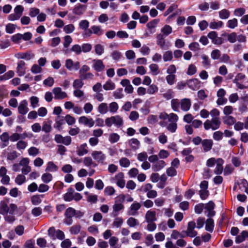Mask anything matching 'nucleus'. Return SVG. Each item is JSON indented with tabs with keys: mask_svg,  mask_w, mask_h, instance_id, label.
Wrapping results in <instances>:
<instances>
[{
	"mask_svg": "<svg viewBox=\"0 0 248 248\" xmlns=\"http://www.w3.org/2000/svg\"><path fill=\"white\" fill-rule=\"evenodd\" d=\"M120 139V136L117 133H111L109 136L108 140L111 143L117 142Z\"/></svg>",
	"mask_w": 248,
	"mask_h": 248,
	"instance_id": "obj_57",
	"label": "nucleus"
},
{
	"mask_svg": "<svg viewBox=\"0 0 248 248\" xmlns=\"http://www.w3.org/2000/svg\"><path fill=\"white\" fill-rule=\"evenodd\" d=\"M222 36L226 37L227 40L231 43H234L237 41V34L234 32L223 34Z\"/></svg>",
	"mask_w": 248,
	"mask_h": 248,
	"instance_id": "obj_34",
	"label": "nucleus"
},
{
	"mask_svg": "<svg viewBox=\"0 0 248 248\" xmlns=\"http://www.w3.org/2000/svg\"><path fill=\"white\" fill-rule=\"evenodd\" d=\"M93 109V105L90 102L86 103L83 106V110L86 114L91 113Z\"/></svg>",
	"mask_w": 248,
	"mask_h": 248,
	"instance_id": "obj_58",
	"label": "nucleus"
},
{
	"mask_svg": "<svg viewBox=\"0 0 248 248\" xmlns=\"http://www.w3.org/2000/svg\"><path fill=\"white\" fill-rule=\"evenodd\" d=\"M118 108V105L115 102H112L109 104V111L110 113H116L117 111Z\"/></svg>",
	"mask_w": 248,
	"mask_h": 248,
	"instance_id": "obj_61",
	"label": "nucleus"
},
{
	"mask_svg": "<svg viewBox=\"0 0 248 248\" xmlns=\"http://www.w3.org/2000/svg\"><path fill=\"white\" fill-rule=\"evenodd\" d=\"M86 7L84 5H80L74 9V13L77 15H81L85 11Z\"/></svg>",
	"mask_w": 248,
	"mask_h": 248,
	"instance_id": "obj_43",
	"label": "nucleus"
},
{
	"mask_svg": "<svg viewBox=\"0 0 248 248\" xmlns=\"http://www.w3.org/2000/svg\"><path fill=\"white\" fill-rule=\"evenodd\" d=\"M105 122L108 127H111L113 124L119 127L123 125V119L120 115H115L106 118Z\"/></svg>",
	"mask_w": 248,
	"mask_h": 248,
	"instance_id": "obj_1",
	"label": "nucleus"
},
{
	"mask_svg": "<svg viewBox=\"0 0 248 248\" xmlns=\"http://www.w3.org/2000/svg\"><path fill=\"white\" fill-rule=\"evenodd\" d=\"M238 26V20L236 18H233L228 20L227 27L230 29H233Z\"/></svg>",
	"mask_w": 248,
	"mask_h": 248,
	"instance_id": "obj_44",
	"label": "nucleus"
},
{
	"mask_svg": "<svg viewBox=\"0 0 248 248\" xmlns=\"http://www.w3.org/2000/svg\"><path fill=\"white\" fill-rule=\"evenodd\" d=\"M221 124L220 118H214L211 120H207L204 123V127L205 130L211 129L212 130L218 129Z\"/></svg>",
	"mask_w": 248,
	"mask_h": 248,
	"instance_id": "obj_2",
	"label": "nucleus"
},
{
	"mask_svg": "<svg viewBox=\"0 0 248 248\" xmlns=\"http://www.w3.org/2000/svg\"><path fill=\"white\" fill-rule=\"evenodd\" d=\"M7 159L8 160H14L18 157V154L16 151L8 153L6 155Z\"/></svg>",
	"mask_w": 248,
	"mask_h": 248,
	"instance_id": "obj_63",
	"label": "nucleus"
},
{
	"mask_svg": "<svg viewBox=\"0 0 248 248\" xmlns=\"http://www.w3.org/2000/svg\"><path fill=\"white\" fill-rule=\"evenodd\" d=\"M94 75L92 73L88 72L79 75V78L83 80L92 79Z\"/></svg>",
	"mask_w": 248,
	"mask_h": 248,
	"instance_id": "obj_50",
	"label": "nucleus"
},
{
	"mask_svg": "<svg viewBox=\"0 0 248 248\" xmlns=\"http://www.w3.org/2000/svg\"><path fill=\"white\" fill-rule=\"evenodd\" d=\"M158 87L156 85L153 84L149 85L147 90V93L150 95L154 94L158 92Z\"/></svg>",
	"mask_w": 248,
	"mask_h": 248,
	"instance_id": "obj_48",
	"label": "nucleus"
},
{
	"mask_svg": "<svg viewBox=\"0 0 248 248\" xmlns=\"http://www.w3.org/2000/svg\"><path fill=\"white\" fill-rule=\"evenodd\" d=\"M126 222L127 225L130 227H135L139 224V221L137 219L132 217H129L127 219Z\"/></svg>",
	"mask_w": 248,
	"mask_h": 248,
	"instance_id": "obj_52",
	"label": "nucleus"
},
{
	"mask_svg": "<svg viewBox=\"0 0 248 248\" xmlns=\"http://www.w3.org/2000/svg\"><path fill=\"white\" fill-rule=\"evenodd\" d=\"M0 139L2 142H3L2 146V147H6L8 144L9 140H10V138L8 132H3L0 135Z\"/></svg>",
	"mask_w": 248,
	"mask_h": 248,
	"instance_id": "obj_31",
	"label": "nucleus"
},
{
	"mask_svg": "<svg viewBox=\"0 0 248 248\" xmlns=\"http://www.w3.org/2000/svg\"><path fill=\"white\" fill-rule=\"evenodd\" d=\"M191 106V101L189 98H183L180 100L181 109L185 112L188 111Z\"/></svg>",
	"mask_w": 248,
	"mask_h": 248,
	"instance_id": "obj_12",
	"label": "nucleus"
},
{
	"mask_svg": "<svg viewBox=\"0 0 248 248\" xmlns=\"http://www.w3.org/2000/svg\"><path fill=\"white\" fill-rule=\"evenodd\" d=\"M124 178V174L123 172H119L115 176L116 184L120 188H123L125 186V181Z\"/></svg>",
	"mask_w": 248,
	"mask_h": 248,
	"instance_id": "obj_17",
	"label": "nucleus"
},
{
	"mask_svg": "<svg viewBox=\"0 0 248 248\" xmlns=\"http://www.w3.org/2000/svg\"><path fill=\"white\" fill-rule=\"evenodd\" d=\"M87 144L83 143L80 145L77 151V154L79 156H82L87 154L88 153V150L87 149Z\"/></svg>",
	"mask_w": 248,
	"mask_h": 248,
	"instance_id": "obj_35",
	"label": "nucleus"
},
{
	"mask_svg": "<svg viewBox=\"0 0 248 248\" xmlns=\"http://www.w3.org/2000/svg\"><path fill=\"white\" fill-rule=\"evenodd\" d=\"M26 177L23 174H18L15 179V182L18 185H21L26 182Z\"/></svg>",
	"mask_w": 248,
	"mask_h": 248,
	"instance_id": "obj_54",
	"label": "nucleus"
},
{
	"mask_svg": "<svg viewBox=\"0 0 248 248\" xmlns=\"http://www.w3.org/2000/svg\"><path fill=\"white\" fill-rule=\"evenodd\" d=\"M230 16V12L226 9H222L218 12V16L221 19H227Z\"/></svg>",
	"mask_w": 248,
	"mask_h": 248,
	"instance_id": "obj_33",
	"label": "nucleus"
},
{
	"mask_svg": "<svg viewBox=\"0 0 248 248\" xmlns=\"http://www.w3.org/2000/svg\"><path fill=\"white\" fill-rule=\"evenodd\" d=\"M103 88L106 91L113 90L115 88V84L111 80H108L104 84Z\"/></svg>",
	"mask_w": 248,
	"mask_h": 248,
	"instance_id": "obj_42",
	"label": "nucleus"
},
{
	"mask_svg": "<svg viewBox=\"0 0 248 248\" xmlns=\"http://www.w3.org/2000/svg\"><path fill=\"white\" fill-rule=\"evenodd\" d=\"M41 179L43 182L48 183L52 180V175L49 173H45L42 175Z\"/></svg>",
	"mask_w": 248,
	"mask_h": 248,
	"instance_id": "obj_55",
	"label": "nucleus"
},
{
	"mask_svg": "<svg viewBox=\"0 0 248 248\" xmlns=\"http://www.w3.org/2000/svg\"><path fill=\"white\" fill-rule=\"evenodd\" d=\"M202 147L205 152L211 150L213 145V141L210 139L203 140L202 142Z\"/></svg>",
	"mask_w": 248,
	"mask_h": 248,
	"instance_id": "obj_21",
	"label": "nucleus"
},
{
	"mask_svg": "<svg viewBox=\"0 0 248 248\" xmlns=\"http://www.w3.org/2000/svg\"><path fill=\"white\" fill-rule=\"evenodd\" d=\"M78 123L89 127H92L94 124V121L92 118H88L85 116H82L79 118Z\"/></svg>",
	"mask_w": 248,
	"mask_h": 248,
	"instance_id": "obj_10",
	"label": "nucleus"
},
{
	"mask_svg": "<svg viewBox=\"0 0 248 248\" xmlns=\"http://www.w3.org/2000/svg\"><path fill=\"white\" fill-rule=\"evenodd\" d=\"M64 120L66 122L67 124L69 125L74 124L76 122L75 118L69 114L66 115L64 117Z\"/></svg>",
	"mask_w": 248,
	"mask_h": 248,
	"instance_id": "obj_64",
	"label": "nucleus"
},
{
	"mask_svg": "<svg viewBox=\"0 0 248 248\" xmlns=\"http://www.w3.org/2000/svg\"><path fill=\"white\" fill-rule=\"evenodd\" d=\"M224 161L221 158L217 159V163L216 164V167L214 170V173L216 174L219 175L221 174L223 170V164Z\"/></svg>",
	"mask_w": 248,
	"mask_h": 248,
	"instance_id": "obj_20",
	"label": "nucleus"
},
{
	"mask_svg": "<svg viewBox=\"0 0 248 248\" xmlns=\"http://www.w3.org/2000/svg\"><path fill=\"white\" fill-rule=\"evenodd\" d=\"M29 111L28 103L27 100L21 101L18 107V112L19 114L25 115Z\"/></svg>",
	"mask_w": 248,
	"mask_h": 248,
	"instance_id": "obj_13",
	"label": "nucleus"
},
{
	"mask_svg": "<svg viewBox=\"0 0 248 248\" xmlns=\"http://www.w3.org/2000/svg\"><path fill=\"white\" fill-rule=\"evenodd\" d=\"M83 79L81 78L75 79L73 83V86L75 89L81 88L84 85Z\"/></svg>",
	"mask_w": 248,
	"mask_h": 248,
	"instance_id": "obj_60",
	"label": "nucleus"
},
{
	"mask_svg": "<svg viewBox=\"0 0 248 248\" xmlns=\"http://www.w3.org/2000/svg\"><path fill=\"white\" fill-rule=\"evenodd\" d=\"M98 112L101 114H105L108 111V104L106 103H100L97 107Z\"/></svg>",
	"mask_w": 248,
	"mask_h": 248,
	"instance_id": "obj_29",
	"label": "nucleus"
},
{
	"mask_svg": "<svg viewBox=\"0 0 248 248\" xmlns=\"http://www.w3.org/2000/svg\"><path fill=\"white\" fill-rule=\"evenodd\" d=\"M9 208L7 204L4 202L0 203V214L2 215H5L9 213Z\"/></svg>",
	"mask_w": 248,
	"mask_h": 248,
	"instance_id": "obj_38",
	"label": "nucleus"
},
{
	"mask_svg": "<svg viewBox=\"0 0 248 248\" xmlns=\"http://www.w3.org/2000/svg\"><path fill=\"white\" fill-rule=\"evenodd\" d=\"M141 204L140 203L137 202L133 203L130 207L129 215L132 216L136 215L137 211L139 210Z\"/></svg>",
	"mask_w": 248,
	"mask_h": 248,
	"instance_id": "obj_25",
	"label": "nucleus"
},
{
	"mask_svg": "<svg viewBox=\"0 0 248 248\" xmlns=\"http://www.w3.org/2000/svg\"><path fill=\"white\" fill-rule=\"evenodd\" d=\"M223 26V23L221 21H213L210 23L209 27L211 29H218Z\"/></svg>",
	"mask_w": 248,
	"mask_h": 248,
	"instance_id": "obj_41",
	"label": "nucleus"
},
{
	"mask_svg": "<svg viewBox=\"0 0 248 248\" xmlns=\"http://www.w3.org/2000/svg\"><path fill=\"white\" fill-rule=\"evenodd\" d=\"M25 62L23 61H20L17 63L16 72L19 76H23L26 73Z\"/></svg>",
	"mask_w": 248,
	"mask_h": 248,
	"instance_id": "obj_18",
	"label": "nucleus"
},
{
	"mask_svg": "<svg viewBox=\"0 0 248 248\" xmlns=\"http://www.w3.org/2000/svg\"><path fill=\"white\" fill-rule=\"evenodd\" d=\"M65 66L70 71L78 70L79 68L80 63L79 62H74L72 60L69 59L65 61Z\"/></svg>",
	"mask_w": 248,
	"mask_h": 248,
	"instance_id": "obj_9",
	"label": "nucleus"
},
{
	"mask_svg": "<svg viewBox=\"0 0 248 248\" xmlns=\"http://www.w3.org/2000/svg\"><path fill=\"white\" fill-rule=\"evenodd\" d=\"M119 164L122 167L128 168L130 165V161L128 158L124 157L119 160Z\"/></svg>",
	"mask_w": 248,
	"mask_h": 248,
	"instance_id": "obj_51",
	"label": "nucleus"
},
{
	"mask_svg": "<svg viewBox=\"0 0 248 248\" xmlns=\"http://www.w3.org/2000/svg\"><path fill=\"white\" fill-rule=\"evenodd\" d=\"M93 68L97 72H101L105 68V65L101 60H93Z\"/></svg>",
	"mask_w": 248,
	"mask_h": 248,
	"instance_id": "obj_16",
	"label": "nucleus"
},
{
	"mask_svg": "<svg viewBox=\"0 0 248 248\" xmlns=\"http://www.w3.org/2000/svg\"><path fill=\"white\" fill-rule=\"evenodd\" d=\"M128 144L133 150H137L140 148V143L137 139L132 138L128 141Z\"/></svg>",
	"mask_w": 248,
	"mask_h": 248,
	"instance_id": "obj_26",
	"label": "nucleus"
},
{
	"mask_svg": "<svg viewBox=\"0 0 248 248\" xmlns=\"http://www.w3.org/2000/svg\"><path fill=\"white\" fill-rule=\"evenodd\" d=\"M214 228V220L212 218H208L206 221L205 230L209 232H212Z\"/></svg>",
	"mask_w": 248,
	"mask_h": 248,
	"instance_id": "obj_37",
	"label": "nucleus"
},
{
	"mask_svg": "<svg viewBox=\"0 0 248 248\" xmlns=\"http://www.w3.org/2000/svg\"><path fill=\"white\" fill-rule=\"evenodd\" d=\"M35 55L31 51L18 53L16 57L18 59H25L27 61L31 60L34 58Z\"/></svg>",
	"mask_w": 248,
	"mask_h": 248,
	"instance_id": "obj_14",
	"label": "nucleus"
},
{
	"mask_svg": "<svg viewBox=\"0 0 248 248\" xmlns=\"http://www.w3.org/2000/svg\"><path fill=\"white\" fill-rule=\"evenodd\" d=\"M83 163L84 166L88 167L96 166V163L93 161L91 157L88 156L84 157L83 160Z\"/></svg>",
	"mask_w": 248,
	"mask_h": 248,
	"instance_id": "obj_36",
	"label": "nucleus"
},
{
	"mask_svg": "<svg viewBox=\"0 0 248 248\" xmlns=\"http://www.w3.org/2000/svg\"><path fill=\"white\" fill-rule=\"evenodd\" d=\"M118 200H116L114 204L112 206L113 211L115 213H118L119 211L124 208V206L122 204L125 199L124 195H120L118 197Z\"/></svg>",
	"mask_w": 248,
	"mask_h": 248,
	"instance_id": "obj_6",
	"label": "nucleus"
},
{
	"mask_svg": "<svg viewBox=\"0 0 248 248\" xmlns=\"http://www.w3.org/2000/svg\"><path fill=\"white\" fill-rule=\"evenodd\" d=\"M166 165L165 162L163 160H158L152 165V169L154 171H159L163 169Z\"/></svg>",
	"mask_w": 248,
	"mask_h": 248,
	"instance_id": "obj_15",
	"label": "nucleus"
},
{
	"mask_svg": "<svg viewBox=\"0 0 248 248\" xmlns=\"http://www.w3.org/2000/svg\"><path fill=\"white\" fill-rule=\"evenodd\" d=\"M52 93L54 94V98L57 100L63 99L67 96V93L63 92L60 87L54 88Z\"/></svg>",
	"mask_w": 248,
	"mask_h": 248,
	"instance_id": "obj_8",
	"label": "nucleus"
},
{
	"mask_svg": "<svg viewBox=\"0 0 248 248\" xmlns=\"http://www.w3.org/2000/svg\"><path fill=\"white\" fill-rule=\"evenodd\" d=\"M223 122L224 124L231 126L233 125L235 123L236 120L233 116L229 115L223 117Z\"/></svg>",
	"mask_w": 248,
	"mask_h": 248,
	"instance_id": "obj_28",
	"label": "nucleus"
},
{
	"mask_svg": "<svg viewBox=\"0 0 248 248\" xmlns=\"http://www.w3.org/2000/svg\"><path fill=\"white\" fill-rule=\"evenodd\" d=\"M172 28L170 25H166L161 29V34L164 36H167L172 32Z\"/></svg>",
	"mask_w": 248,
	"mask_h": 248,
	"instance_id": "obj_39",
	"label": "nucleus"
},
{
	"mask_svg": "<svg viewBox=\"0 0 248 248\" xmlns=\"http://www.w3.org/2000/svg\"><path fill=\"white\" fill-rule=\"evenodd\" d=\"M145 219L146 222L155 221L157 220L156 212L153 210H148L145 214Z\"/></svg>",
	"mask_w": 248,
	"mask_h": 248,
	"instance_id": "obj_23",
	"label": "nucleus"
},
{
	"mask_svg": "<svg viewBox=\"0 0 248 248\" xmlns=\"http://www.w3.org/2000/svg\"><path fill=\"white\" fill-rule=\"evenodd\" d=\"M89 27V22L87 20H82L79 22V28L84 31L87 30Z\"/></svg>",
	"mask_w": 248,
	"mask_h": 248,
	"instance_id": "obj_62",
	"label": "nucleus"
},
{
	"mask_svg": "<svg viewBox=\"0 0 248 248\" xmlns=\"http://www.w3.org/2000/svg\"><path fill=\"white\" fill-rule=\"evenodd\" d=\"M74 189L69 188L67 191L63 195L64 200L66 202H70L73 200Z\"/></svg>",
	"mask_w": 248,
	"mask_h": 248,
	"instance_id": "obj_30",
	"label": "nucleus"
},
{
	"mask_svg": "<svg viewBox=\"0 0 248 248\" xmlns=\"http://www.w3.org/2000/svg\"><path fill=\"white\" fill-rule=\"evenodd\" d=\"M159 21V19H155L147 23L146 26L150 33H154L155 32V28L157 26Z\"/></svg>",
	"mask_w": 248,
	"mask_h": 248,
	"instance_id": "obj_22",
	"label": "nucleus"
},
{
	"mask_svg": "<svg viewBox=\"0 0 248 248\" xmlns=\"http://www.w3.org/2000/svg\"><path fill=\"white\" fill-rule=\"evenodd\" d=\"M215 207L214 203L210 201L208 203H207L205 207V208L208 211L209 217H213L215 215V212L213 210Z\"/></svg>",
	"mask_w": 248,
	"mask_h": 248,
	"instance_id": "obj_27",
	"label": "nucleus"
},
{
	"mask_svg": "<svg viewBox=\"0 0 248 248\" xmlns=\"http://www.w3.org/2000/svg\"><path fill=\"white\" fill-rule=\"evenodd\" d=\"M207 36L212 40V42L214 44L221 45L223 43L222 38L218 37L216 31H210L208 33Z\"/></svg>",
	"mask_w": 248,
	"mask_h": 248,
	"instance_id": "obj_11",
	"label": "nucleus"
},
{
	"mask_svg": "<svg viewBox=\"0 0 248 248\" xmlns=\"http://www.w3.org/2000/svg\"><path fill=\"white\" fill-rule=\"evenodd\" d=\"M48 235L54 240L56 238L62 240L65 237L64 233L62 231L60 230H56L54 227H51L48 229Z\"/></svg>",
	"mask_w": 248,
	"mask_h": 248,
	"instance_id": "obj_5",
	"label": "nucleus"
},
{
	"mask_svg": "<svg viewBox=\"0 0 248 248\" xmlns=\"http://www.w3.org/2000/svg\"><path fill=\"white\" fill-rule=\"evenodd\" d=\"M196 227V223L194 221H190L188 223L187 228L185 232L186 236L190 237H195L198 233L194 230Z\"/></svg>",
	"mask_w": 248,
	"mask_h": 248,
	"instance_id": "obj_7",
	"label": "nucleus"
},
{
	"mask_svg": "<svg viewBox=\"0 0 248 248\" xmlns=\"http://www.w3.org/2000/svg\"><path fill=\"white\" fill-rule=\"evenodd\" d=\"M94 50L96 54L100 56L104 52V46L100 44H97L94 46Z\"/></svg>",
	"mask_w": 248,
	"mask_h": 248,
	"instance_id": "obj_59",
	"label": "nucleus"
},
{
	"mask_svg": "<svg viewBox=\"0 0 248 248\" xmlns=\"http://www.w3.org/2000/svg\"><path fill=\"white\" fill-rule=\"evenodd\" d=\"M220 57L221 52L217 49L213 50L211 53V57L214 60H218Z\"/></svg>",
	"mask_w": 248,
	"mask_h": 248,
	"instance_id": "obj_56",
	"label": "nucleus"
},
{
	"mask_svg": "<svg viewBox=\"0 0 248 248\" xmlns=\"http://www.w3.org/2000/svg\"><path fill=\"white\" fill-rule=\"evenodd\" d=\"M93 33L100 36L103 33V31L99 26L93 25L91 27Z\"/></svg>",
	"mask_w": 248,
	"mask_h": 248,
	"instance_id": "obj_45",
	"label": "nucleus"
},
{
	"mask_svg": "<svg viewBox=\"0 0 248 248\" xmlns=\"http://www.w3.org/2000/svg\"><path fill=\"white\" fill-rule=\"evenodd\" d=\"M156 44L162 49L167 47L164 36L161 33L156 36Z\"/></svg>",
	"mask_w": 248,
	"mask_h": 248,
	"instance_id": "obj_24",
	"label": "nucleus"
},
{
	"mask_svg": "<svg viewBox=\"0 0 248 248\" xmlns=\"http://www.w3.org/2000/svg\"><path fill=\"white\" fill-rule=\"evenodd\" d=\"M171 107L173 111L179 112L180 107V101L178 99H173L171 100Z\"/></svg>",
	"mask_w": 248,
	"mask_h": 248,
	"instance_id": "obj_32",
	"label": "nucleus"
},
{
	"mask_svg": "<svg viewBox=\"0 0 248 248\" xmlns=\"http://www.w3.org/2000/svg\"><path fill=\"white\" fill-rule=\"evenodd\" d=\"M81 225L78 224H76L72 226L70 228V232L72 234H78L81 230Z\"/></svg>",
	"mask_w": 248,
	"mask_h": 248,
	"instance_id": "obj_53",
	"label": "nucleus"
},
{
	"mask_svg": "<svg viewBox=\"0 0 248 248\" xmlns=\"http://www.w3.org/2000/svg\"><path fill=\"white\" fill-rule=\"evenodd\" d=\"M64 124V119L62 116L60 115L57 116L56 118V123L54 125V127L60 129L62 125Z\"/></svg>",
	"mask_w": 248,
	"mask_h": 248,
	"instance_id": "obj_47",
	"label": "nucleus"
},
{
	"mask_svg": "<svg viewBox=\"0 0 248 248\" xmlns=\"http://www.w3.org/2000/svg\"><path fill=\"white\" fill-rule=\"evenodd\" d=\"M58 170V167L52 161H49L47 163L46 169V171L55 172L57 171Z\"/></svg>",
	"mask_w": 248,
	"mask_h": 248,
	"instance_id": "obj_40",
	"label": "nucleus"
},
{
	"mask_svg": "<svg viewBox=\"0 0 248 248\" xmlns=\"http://www.w3.org/2000/svg\"><path fill=\"white\" fill-rule=\"evenodd\" d=\"M201 84V81L196 78L190 79L187 82V85L189 88L193 90H198Z\"/></svg>",
	"mask_w": 248,
	"mask_h": 248,
	"instance_id": "obj_19",
	"label": "nucleus"
},
{
	"mask_svg": "<svg viewBox=\"0 0 248 248\" xmlns=\"http://www.w3.org/2000/svg\"><path fill=\"white\" fill-rule=\"evenodd\" d=\"M163 59L165 62L171 61L173 59V54L172 51L170 50L165 51L163 53Z\"/></svg>",
	"mask_w": 248,
	"mask_h": 248,
	"instance_id": "obj_46",
	"label": "nucleus"
},
{
	"mask_svg": "<svg viewBox=\"0 0 248 248\" xmlns=\"http://www.w3.org/2000/svg\"><path fill=\"white\" fill-rule=\"evenodd\" d=\"M24 7L21 5H17L14 8V13L9 15L8 19L10 21L18 20L22 16Z\"/></svg>",
	"mask_w": 248,
	"mask_h": 248,
	"instance_id": "obj_3",
	"label": "nucleus"
},
{
	"mask_svg": "<svg viewBox=\"0 0 248 248\" xmlns=\"http://www.w3.org/2000/svg\"><path fill=\"white\" fill-rule=\"evenodd\" d=\"M91 156L96 162L103 164L106 159L107 156L102 151L94 150L91 153Z\"/></svg>",
	"mask_w": 248,
	"mask_h": 248,
	"instance_id": "obj_4",
	"label": "nucleus"
},
{
	"mask_svg": "<svg viewBox=\"0 0 248 248\" xmlns=\"http://www.w3.org/2000/svg\"><path fill=\"white\" fill-rule=\"evenodd\" d=\"M149 68L152 75L156 76L159 74L160 71L157 64L152 63L149 65Z\"/></svg>",
	"mask_w": 248,
	"mask_h": 248,
	"instance_id": "obj_49",
	"label": "nucleus"
}]
</instances>
